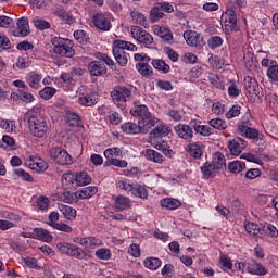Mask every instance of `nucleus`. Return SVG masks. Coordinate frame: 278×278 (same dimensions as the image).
Listing matches in <instances>:
<instances>
[{"mask_svg": "<svg viewBox=\"0 0 278 278\" xmlns=\"http://www.w3.org/2000/svg\"><path fill=\"white\" fill-rule=\"evenodd\" d=\"M227 167V160L225 154L220 152H215L212 157V162L207 161L201 167V173L204 179H214L223 168Z\"/></svg>", "mask_w": 278, "mask_h": 278, "instance_id": "1", "label": "nucleus"}, {"mask_svg": "<svg viewBox=\"0 0 278 278\" xmlns=\"http://www.w3.org/2000/svg\"><path fill=\"white\" fill-rule=\"evenodd\" d=\"M51 45L53 47V53L60 55V58H73L75 55V45L68 38L53 37L51 39Z\"/></svg>", "mask_w": 278, "mask_h": 278, "instance_id": "2", "label": "nucleus"}, {"mask_svg": "<svg viewBox=\"0 0 278 278\" xmlns=\"http://www.w3.org/2000/svg\"><path fill=\"white\" fill-rule=\"evenodd\" d=\"M134 92V86H119L115 87L111 91V99L113 103L123 110L127 104V101L131 99V94Z\"/></svg>", "mask_w": 278, "mask_h": 278, "instance_id": "3", "label": "nucleus"}, {"mask_svg": "<svg viewBox=\"0 0 278 278\" xmlns=\"http://www.w3.org/2000/svg\"><path fill=\"white\" fill-rule=\"evenodd\" d=\"M29 131L34 138H45L49 131V123L43 116H31L28 121Z\"/></svg>", "mask_w": 278, "mask_h": 278, "instance_id": "4", "label": "nucleus"}, {"mask_svg": "<svg viewBox=\"0 0 278 278\" xmlns=\"http://www.w3.org/2000/svg\"><path fill=\"white\" fill-rule=\"evenodd\" d=\"M106 164L109 166H116L117 168H127V161L121 160L123 157V150L118 147H111L104 150L103 153Z\"/></svg>", "mask_w": 278, "mask_h": 278, "instance_id": "5", "label": "nucleus"}, {"mask_svg": "<svg viewBox=\"0 0 278 278\" xmlns=\"http://www.w3.org/2000/svg\"><path fill=\"white\" fill-rule=\"evenodd\" d=\"M244 88L249 101H251L252 103L262 101V87H260L257 79L251 76H245Z\"/></svg>", "mask_w": 278, "mask_h": 278, "instance_id": "6", "label": "nucleus"}, {"mask_svg": "<svg viewBox=\"0 0 278 278\" xmlns=\"http://www.w3.org/2000/svg\"><path fill=\"white\" fill-rule=\"evenodd\" d=\"M222 18H224L226 34L238 31V15L236 14V11L231 9V2L227 4V9L225 13H223Z\"/></svg>", "mask_w": 278, "mask_h": 278, "instance_id": "7", "label": "nucleus"}, {"mask_svg": "<svg viewBox=\"0 0 278 278\" xmlns=\"http://www.w3.org/2000/svg\"><path fill=\"white\" fill-rule=\"evenodd\" d=\"M130 35L141 47H151L153 45V36L140 26H131Z\"/></svg>", "mask_w": 278, "mask_h": 278, "instance_id": "8", "label": "nucleus"}, {"mask_svg": "<svg viewBox=\"0 0 278 278\" xmlns=\"http://www.w3.org/2000/svg\"><path fill=\"white\" fill-rule=\"evenodd\" d=\"M50 156L54 164H59V166H71L73 164V156L62 148H52L50 150Z\"/></svg>", "mask_w": 278, "mask_h": 278, "instance_id": "9", "label": "nucleus"}, {"mask_svg": "<svg viewBox=\"0 0 278 278\" xmlns=\"http://www.w3.org/2000/svg\"><path fill=\"white\" fill-rule=\"evenodd\" d=\"M56 249L63 255H70L71 257H76V260H84V257H86V254L81 248H78L77 245L68 242L58 243Z\"/></svg>", "mask_w": 278, "mask_h": 278, "instance_id": "10", "label": "nucleus"}, {"mask_svg": "<svg viewBox=\"0 0 278 278\" xmlns=\"http://www.w3.org/2000/svg\"><path fill=\"white\" fill-rule=\"evenodd\" d=\"M92 23L97 29L110 31L112 29V15L109 12L97 13L92 17Z\"/></svg>", "mask_w": 278, "mask_h": 278, "instance_id": "11", "label": "nucleus"}, {"mask_svg": "<svg viewBox=\"0 0 278 278\" xmlns=\"http://www.w3.org/2000/svg\"><path fill=\"white\" fill-rule=\"evenodd\" d=\"M25 165L30 168V170H36V173H45L49 165L40 156L30 155L25 160Z\"/></svg>", "mask_w": 278, "mask_h": 278, "instance_id": "12", "label": "nucleus"}, {"mask_svg": "<svg viewBox=\"0 0 278 278\" xmlns=\"http://www.w3.org/2000/svg\"><path fill=\"white\" fill-rule=\"evenodd\" d=\"M74 242H76V244H80V247H84L89 251L97 249L98 247H103V242L97 237H76Z\"/></svg>", "mask_w": 278, "mask_h": 278, "instance_id": "13", "label": "nucleus"}, {"mask_svg": "<svg viewBox=\"0 0 278 278\" xmlns=\"http://www.w3.org/2000/svg\"><path fill=\"white\" fill-rule=\"evenodd\" d=\"M238 132L249 140H264V134H260V130L243 124L238 126Z\"/></svg>", "mask_w": 278, "mask_h": 278, "instance_id": "14", "label": "nucleus"}, {"mask_svg": "<svg viewBox=\"0 0 278 278\" xmlns=\"http://www.w3.org/2000/svg\"><path fill=\"white\" fill-rule=\"evenodd\" d=\"M98 102H99V93L94 91L80 93L78 97V103L84 108H92V105H97Z\"/></svg>", "mask_w": 278, "mask_h": 278, "instance_id": "15", "label": "nucleus"}, {"mask_svg": "<svg viewBox=\"0 0 278 278\" xmlns=\"http://www.w3.org/2000/svg\"><path fill=\"white\" fill-rule=\"evenodd\" d=\"M248 144L249 143L244 139L237 137L228 142V149L231 155L238 156L244 151V149H247Z\"/></svg>", "mask_w": 278, "mask_h": 278, "instance_id": "16", "label": "nucleus"}, {"mask_svg": "<svg viewBox=\"0 0 278 278\" xmlns=\"http://www.w3.org/2000/svg\"><path fill=\"white\" fill-rule=\"evenodd\" d=\"M13 36L17 38H25L29 36V20L27 17H21L16 22V28L13 30Z\"/></svg>", "mask_w": 278, "mask_h": 278, "instance_id": "17", "label": "nucleus"}, {"mask_svg": "<svg viewBox=\"0 0 278 278\" xmlns=\"http://www.w3.org/2000/svg\"><path fill=\"white\" fill-rule=\"evenodd\" d=\"M247 271L250 273V275H256L257 277H264V275H268V269L266 266L255 260L248 262Z\"/></svg>", "mask_w": 278, "mask_h": 278, "instance_id": "18", "label": "nucleus"}, {"mask_svg": "<svg viewBox=\"0 0 278 278\" xmlns=\"http://www.w3.org/2000/svg\"><path fill=\"white\" fill-rule=\"evenodd\" d=\"M184 38L189 47H201L203 45V37L194 30L185 31Z\"/></svg>", "mask_w": 278, "mask_h": 278, "instance_id": "19", "label": "nucleus"}, {"mask_svg": "<svg viewBox=\"0 0 278 278\" xmlns=\"http://www.w3.org/2000/svg\"><path fill=\"white\" fill-rule=\"evenodd\" d=\"M154 34L159 36V38H162L163 42H167V45H173L175 41L173 39V31L166 27H162L160 25H154L152 27Z\"/></svg>", "mask_w": 278, "mask_h": 278, "instance_id": "20", "label": "nucleus"}, {"mask_svg": "<svg viewBox=\"0 0 278 278\" xmlns=\"http://www.w3.org/2000/svg\"><path fill=\"white\" fill-rule=\"evenodd\" d=\"M139 130L141 134H149L151 131L152 127H155L160 123V119L157 117H153L152 115L139 119Z\"/></svg>", "mask_w": 278, "mask_h": 278, "instance_id": "21", "label": "nucleus"}, {"mask_svg": "<svg viewBox=\"0 0 278 278\" xmlns=\"http://www.w3.org/2000/svg\"><path fill=\"white\" fill-rule=\"evenodd\" d=\"M26 84H28L29 88L33 90H40L42 87V75L36 72H30L25 77Z\"/></svg>", "mask_w": 278, "mask_h": 278, "instance_id": "22", "label": "nucleus"}, {"mask_svg": "<svg viewBox=\"0 0 278 278\" xmlns=\"http://www.w3.org/2000/svg\"><path fill=\"white\" fill-rule=\"evenodd\" d=\"M61 181L65 190H77L75 173L73 172L63 173L61 177Z\"/></svg>", "mask_w": 278, "mask_h": 278, "instance_id": "23", "label": "nucleus"}, {"mask_svg": "<svg viewBox=\"0 0 278 278\" xmlns=\"http://www.w3.org/2000/svg\"><path fill=\"white\" fill-rule=\"evenodd\" d=\"M88 71L90 75H93V77H99L108 73V67H105V63L101 61H92L88 65Z\"/></svg>", "mask_w": 278, "mask_h": 278, "instance_id": "24", "label": "nucleus"}, {"mask_svg": "<svg viewBox=\"0 0 278 278\" xmlns=\"http://www.w3.org/2000/svg\"><path fill=\"white\" fill-rule=\"evenodd\" d=\"M114 205L118 212H125V210L131 207V199L126 195H116L114 198Z\"/></svg>", "mask_w": 278, "mask_h": 278, "instance_id": "25", "label": "nucleus"}, {"mask_svg": "<svg viewBox=\"0 0 278 278\" xmlns=\"http://www.w3.org/2000/svg\"><path fill=\"white\" fill-rule=\"evenodd\" d=\"M174 131H176L177 136L182 138V140H190L193 136L192 128L186 124H179L175 126Z\"/></svg>", "mask_w": 278, "mask_h": 278, "instance_id": "26", "label": "nucleus"}, {"mask_svg": "<svg viewBox=\"0 0 278 278\" xmlns=\"http://www.w3.org/2000/svg\"><path fill=\"white\" fill-rule=\"evenodd\" d=\"M113 49H116L117 51H138V47L134 45L130 41H126L123 39H117L113 42Z\"/></svg>", "mask_w": 278, "mask_h": 278, "instance_id": "27", "label": "nucleus"}, {"mask_svg": "<svg viewBox=\"0 0 278 278\" xmlns=\"http://www.w3.org/2000/svg\"><path fill=\"white\" fill-rule=\"evenodd\" d=\"M31 238H36L42 242H53V235L45 228H35Z\"/></svg>", "mask_w": 278, "mask_h": 278, "instance_id": "28", "label": "nucleus"}, {"mask_svg": "<svg viewBox=\"0 0 278 278\" xmlns=\"http://www.w3.org/2000/svg\"><path fill=\"white\" fill-rule=\"evenodd\" d=\"M191 127L194 129L195 134H200V136H212V128L207 125H201V122L197 119H192L190 122Z\"/></svg>", "mask_w": 278, "mask_h": 278, "instance_id": "29", "label": "nucleus"}, {"mask_svg": "<svg viewBox=\"0 0 278 278\" xmlns=\"http://www.w3.org/2000/svg\"><path fill=\"white\" fill-rule=\"evenodd\" d=\"M58 210L63 214L64 218L67 220H75L77 218V210L68 206L66 204L59 203Z\"/></svg>", "mask_w": 278, "mask_h": 278, "instance_id": "30", "label": "nucleus"}, {"mask_svg": "<svg viewBox=\"0 0 278 278\" xmlns=\"http://www.w3.org/2000/svg\"><path fill=\"white\" fill-rule=\"evenodd\" d=\"M130 114L131 116H135L140 119L151 116V112H149V108L144 104L135 105L132 109H130Z\"/></svg>", "mask_w": 278, "mask_h": 278, "instance_id": "31", "label": "nucleus"}, {"mask_svg": "<svg viewBox=\"0 0 278 278\" xmlns=\"http://www.w3.org/2000/svg\"><path fill=\"white\" fill-rule=\"evenodd\" d=\"M150 134L155 138H163L168 136V134H170V128L164 125V123L159 121V123L156 124V127H154Z\"/></svg>", "mask_w": 278, "mask_h": 278, "instance_id": "32", "label": "nucleus"}, {"mask_svg": "<svg viewBox=\"0 0 278 278\" xmlns=\"http://www.w3.org/2000/svg\"><path fill=\"white\" fill-rule=\"evenodd\" d=\"M160 205L165 210H179L181 207V201L175 198H164L160 201Z\"/></svg>", "mask_w": 278, "mask_h": 278, "instance_id": "33", "label": "nucleus"}, {"mask_svg": "<svg viewBox=\"0 0 278 278\" xmlns=\"http://www.w3.org/2000/svg\"><path fill=\"white\" fill-rule=\"evenodd\" d=\"M243 64L248 71H253L257 67V59L251 51H247L243 55Z\"/></svg>", "mask_w": 278, "mask_h": 278, "instance_id": "34", "label": "nucleus"}, {"mask_svg": "<svg viewBox=\"0 0 278 278\" xmlns=\"http://www.w3.org/2000/svg\"><path fill=\"white\" fill-rule=\"evenodd\" d=\"M60 201L63 203H77L79 200V192H71L68 190H64L60 195H59Z\"/></svg>", "mask_w": 278, "mask_h": 278, "instance_id": "35", "label": "nucleus"}, {"mask_svg": "<svg viewBox=\"0 0 278 278\" xmlns=\"http://www.w3.org/2000/svg\"><path fill=\"white\" fill-rule=\"evenodd\" d=\"M76 178V188L80 186H88L92 181V177L86 172H78L75 174Z\"/></svg>", "mask_w": 278, "mask_h": 278, "instance_id": "36", "label": "nucleus"}, {"mask_svg": "<svg viewBox=\"0 0 278 278\" xmlns=\"http://www.w3.org/2000/svg\"><path fill=\"white\" fill-rule=\"evenodd\" d=\"M113 55L119 66H125L129 62V54L123 50L113 48Z\"/></svg>", "mask_w": 278, "mask_h": 278, "instance_id": "37", "label": "nucleus"}, {"mask_svg": "<svg viewBox=\"0 0 278 278\" xmlns=\"http://www.w3.org/2000/svg\"><path fill=\"white\" fill-rule=\"evenodd\" d=\"M124 134L136 135L140 132V125L134 122H126L121 126Z\"/></svg>", "mask_w": 278, "mask_h": 278, "instance_id": "38", "label": "nucleus"}, {"mask_svg": "<svg viewBox=\"0 0 278 278\" xmlns=\"http://www.w3.org/2000/svg\"><path fill=\"white\" fill-rule=\"evenodd\" d=\"M0 127L4 129L7 134H16L18 131V126H16L15 121L0 119Z\"/></svg>", "mask_w": 278, "mask_h": 278, "instance_id": "39", "label": "nucleus"}, {"mask_svg": "<svg viewBox=\"0 0 278 278\" xmlns=\"http://www.w3.org/2000/svg\"><path fill=\"white\" fill-rule=\"evenodd\" d=\"M244 229L247 233H249L250 236H257L258 238L263 236V231H264L257 224L253 222H248L244 225Z\"/></svg>", "mask_w": 278, "mask_h": 278, "instance_id": "40", "label": "nucleus"}, {"mask_svg": "<svg viewBox=\"0 0 278 278\" xmlns=\"http://www.w3.org/2000/svg\"><path fill=\"white\" fill-rule=\"evenodd\" d=\"M61 79L63 84H66L70 86V89L77 84V74L75 72H67V73H62L61 74Z\"/></svg>", "mask_w": 278, "mask_h": 278, "instance_id": "41", "label": "nucleus"}, {"mask_svg": "<svg viewBox=\"0 0 278 278\" xmlns=\"http://www.w3.org/2000/svg\"><path fill=\"white\" fill-rule=\"evenodd\" d=\"M16 147V140H14L9 135H3L2 140L0 141V149H3L4 151H10Z\"/></svg>", "mask_w": 278, "mask_h": 278, "instance_id": "42", "label": "nucleus"}, {"mask_svg": "<svg viewBox=\"0 0 278 278\" xmlns=\"http://www.w3.org/2000/svg\"><path fill=\"white\" fill-rule=\"evenodd\" d=\"M131 21L136 25H141V27H147V17L140 11L134 10L130 12Z\"/></svg>", "mask_w": 278, "mask_h": 278, "instance_id": "43", "label": "nucleus"}, {"mask_svg": "<svg viewBox=\"0 0 278 278\" xmlns=\"http://www.w3.org/2000/svg\"><path fill=\"white\" fill-rule=\"evenodd\" d=\"M131 195L137 197V199H149V191L144 186L135 184Z\"/></svg>", "mask_w": 278, "mask_h": 278, "instance_id": "44", "label": "nucleus"}, {"mask_svg": "<svg viewBox=\"0 0 278 278\" xmlns=\"http://www.w3.org/2000/svg\"><path fill=\"white\" fill-rule=\"evenodd\" d=\"M138 73H140L142 75V77H151V75H153V68L151 67V65H149V63H144V62H139L136 66Z\"/></svg>", "mask_w": 278, "mask_h": 278, "instance_id": "45", "label": "nucleus"}, {"mask_svg": "<svg viewBox=\"0 0 278 278\" xmlns=\"http://www.w3.org/2000/svg\"><path fill=\"white\" fill-rule=\"evenodd\" d=\"M151 64L156 71H161L164 74L170 73V65L166 64V61L164 60L155 59L152 60Z\"/></svg>", "mask_w": 278, "mask_h": 278, "instance_id": "46", "label": "nucleus"}, {"mask_svg": "<svg viewBox=\"0 0 278 278\" xmlns=\"http://www.w3.org/2000/svg\"><path fill=\"white\" fill-rule=\"evenodd\" d=\"M146 157L150 160V162H155L156 164H162V162H164V156L160 152L151 149L147 150Z\"/></svg>", "mask_w": 278, "mask_h": 278, "instance_id": "47", "label": "nucleus"}, {"mask_svg": "<svg viewBox=\"0 0 278 278\" xmlns=\"http://www.w3.org/2000/svg\"><path fill=\"white\" fill-rule=\"evenodd\" d=\"M244 168H247V164L242 161H232L231 163L228 164V169L235 175L242 173Z\"/></svg>", "mask_w": 278, "mask_h": 278, "instance_id": "48", "label": "nucleus"}, {"mask_svg": "<svg viewBox=\"0 0 278 278\" xmlns=\"http://www.w3.org/2000/svg\"><path fill=\"white\" fill-rule=\"evenodd\" d=\"M143 265L149 270H157V268H160V266H162V261L157 257H148L144 260Z\"/></svg>", "mask_w": 278, "mask_h": 278, "instance_id": "49", "label": "nucleus"}, {"mask_svg": "<svg viewBox=\"0 0 278 278\" xmlns=\"http://www.w3.org/2000/svg\"><path fill=\"white\" fill-rule=\"evenodd\" d=\"M94 255L98 260L108 262L112 260V250H110L109 248H100L96 251Z\"/></svg>", "mask_w": 278, "mask_h": 278, "instance_id": "50", "label": "nucleus"}, {"mask_svg": "<svg viewBox=\"0 0 278 278\" xmlns=\"http://www.w3.org/2000/svg\"><path fill=\"white\" fill-rule=\"evenodd\" d=\"M98 189L94 186H89L80 190L78 193V199H91V197H94L97 194Z\"/></svg>", "mask_w": 278, "mask_h": 278, "instance_id": "51", "label": "nucleus"}, {"mask_svg": "<svg viewBox=\"0 0 278 278\" xmlns=\"http://www.w3.org/2000/svg\"><path fill=\"white\" fill-rule=\"evenodd\" d=\"M189 153L191 157H201L203 155V146L199 142L189 144Z\"/></svg>", "mask_w": 278, "mask_h": 278, "instance_id": "52", "label": "nucleus"}, {"mask_svg": "<svg viewBox=\"0 0 278 278\" xmlns=\"http://www.w3.org/2000/svg\"><path fill=\"white\" fill-rule=\"evenodd\" d=\"M56 92L58 89L48 86L39 91V97L43 99V101H49V99H53Z\"/></svg>", "mask_w": 278, "mask_h": 278, "instance_id": "53", "label": "nucleus"}, {"mask_svg": "<svg viewBox=\"0 0 278 278\" xmlns=\"http://www.w3.org/2000/svg\"><path fill=\"white\" fill-rule=\"evenodd\" d=\"M208 80L215 88H219V90H225V80L223 79V77L216 74H211L208 76Z\"/></svg>", "mask_w": 278, "mask_h": 278, "instance_id": "54", "label": "nucleus"}, {"mask_svg": "<svg viewBox=\"0 0 278 278\" xmlns=\"http://www.w3.org/2000/svg\"><path fill=\"white\" fill-rule=\"evenodd\" d=\"M51 204V200L49 198L41 195L37 199L36 205L38 210L41 212H47L49 210V205Z\"/></svg>", "mask_w": 278, "mask_h": 278, "instance_id": "55", "label": "nucleus"}, {"mask_svg": "<svg viewBox=\"0 0 278 278\" xmlns=\"http://www.w3.org/2000/svg\"><path fill=\"white\" fill-rule=\"evenodd\" d=\"M56 16H59V18H61V21H64V23H66L67 25H73V23H75V17H73L71 13L64 10H58Z\"/></svg>", "mask_w": 278, "mask_h": 278, "instance_id": "56", "label": "nucleus"}, {"mask_svg": "<svg viewBox=\"0 0 278 278\" xmlns=\"http://www.w3.org/2000/svg\"><path fill=\"white\" fill-rule=\"evenodd\" d=\"M160 18H164V12L162 9L160 7L152 8L150 11V21H152V23H157Z\"/></svg>", "mask_w": 278, "mask_h": 278, "instance_id": "57", "label": "nucleus"}, {"mask_svg": "<svg viewBox=\"0 0 278 278\" xmlns=\"http://www.w3.org/2000/svg\"><path fill=\"white\" fill-rule=\"evenodd\" d=\"M208 125L213 127L214 129H218L219 131H223L227 129V122L225 119L220 118H213L208 122Z\"/></svg>", "mask_w": 278, "mask_h": 278, "instance_id": "58", "label": "nucleus"}, {"mask_svg": "<svg viewBox=\"0 0 278 278\" xmlns=\"http://www.w3.org/2000/svg\"><path fill=\"white\" fill-rule=\"evenodd\" d=\"M14 175L23 181H28L29 184H34V176H30L29 173L25 172L23 168H17L14 170Z\"/></svg>", "mask_w": 278, "mask_h": 278, "instance_id": "59", "label": "nucleus"}, {"mask_svg": "<svg viewBox=\"0 0 278 278\" xmlns=\"http://www.w3.org/2000/svg\"><path fill=\"white\" fill-rule=\"evenodd\" d=\"M136 184H131L129 180L125 179V180H119L117 182V188L119 190H124L125 192H134V188H135Z\"/></svg>", "mask_w": 278, "mask_h": 278, "instance_id": "60", "label": "nucleus"}, {"mask_svg": "<svg viewBox=\"0 0 278 278\" xmlns=\"http://www.w3.org/2000/svg\"><path fill=\"white\" fill-rule=\"evenodd\" d=\"M223 38L220 36H212L208 40H207V45L210 47V49H218L219 47H223Z\"/></svg>", "mask_w": 278, "mask_h": 278, "instance_id": "61", "label": "nucleus"}, {"mask_svg": "<svg viewBox=\"0 0 278 278\" xmlns=\"http://www.w3.org/2000/svg\"><path fill=\"white\" fill-rule=\"evenodd\" d=\"M242 110V106L235 104L232 108L229 109V111L226 112V118L228 121H231V118H236V116H240V112Z\"/></svg>", "mask_w": 278, "mask_h": 278, "instance_id": "62", "label": "nucleus"}, {"mask_svg": "<svg viewBox=\"0 0 278 278\" xmlns=\"http://www.w3.org/2000/svg\"><path fill=\"white\" fill-rule=\"evenodd\" d=\"M263 231H265L266 236H269V238H278V229L273 224H266Z\"/></svg>", "mask_w": 278, "mask_h": 278, "instance_id": "63", "label": "nucleus"}, {"mask_svg": "<svg viewBox=\"0 0 278 278\" xmlns=\"http://www.w3.org/2000/svg\"><path fill=\"white\" fill-rule=\"evenodd\" d=\"M267 77L271 81H278V65H271L267 70Z\"/></svg>", "mask_w": 278, "mask_h": 278, "instance_id": "64", "label": "nucleus"}]
</instances>
